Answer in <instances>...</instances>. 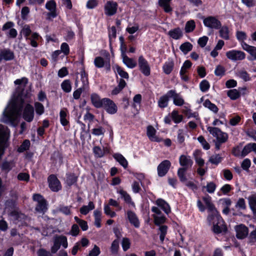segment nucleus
Here are the masks:
<instances>
[{"instance_id": "nucleus-60", "label": "nucleus", "mask_w": 256, "mask_h": 256, "mask_svg": "<svg viewBox=\"0 0 256 256\" xmlns=\"http://www.w3.org/2000/svg\"><path fill=\"white\" fill-rule=\"evenodd\" d=\"M198 141L202 144L203 148L206 150L210 149V146L209 144L206 141L205 138L202 136H200L198 138Z\"/></svg>"}, {"instance_id": "nucleus-33", "label": "nucleus", "mask_w": 256, "mask_h": 256, "mask_svg": "<svg viewBox=\"0 0 256 256\" xmlns=\"http://www.w3.org/2000/svg\"><path fill=\"white\" fill-rule=\"evenodd\" d=\"M170 98L168 94V92L166 94L160 97L158 101V106L160 108H164L168 106V98Z\"/></svg>"}, {"instance_id": "nucleus-35", "label": "nucleus", "mask_w": 256, "mask_h": 256, "mask_svg": "<svg viewBox=\"0 0 256 256\" xmlns=\"http://www.w3.org/2000/svg\"><path fill=\"white\" fill-rule=\"evenodd\" d=\"M170 116L176 124L180 123L183 120V116L182 114H180L176 110H174L172 112Z\"/></svg>"}, {"instance_id": "nucleus-61", "label": "nucleus", "mask_w": 256, "mask_h": 256, "mask_svg": "<svg viewBox=\"0 0 256 256\" xmlns=\"http://www.w3.org/2000/svg\"><path fill=\"white\" fill-rule=\"evenodd\" d=\"M93 152L95 156L97 157L100 158L104 156V150H102L99 146H94L93 148Z\"/></svg>"}, {"instance_id": "nucleus-50", "label": "nucleus", "mask_w": 256, "mask_h": 256, "mask_svg": "<svg viewBox=\"0 0 256 256\" xmlns=\"http://www.w3.org/2000/svg\"><path fill=\"white\" fill-rule=\"evenodd\" d=\"M196 26L195 22L194 20H190L186 22L185 26V30L186 32H192Z\"/></svg>"}, {"instance_id": "nucleus-21", "label": "nucleus", "mask_w": 256, "mask_h": 256, "mask_svg": "<svg viewBox=\"0 0 256 256\" xmlns=\"http://www.w3.org/2000/svg\"><path fill=\"white\" fill-rule=\"evenodd\" d=\"M90 100L92 104L96 108H102L103 104V98H101L100 96L96 94H92L90 96Z\"/></svg>"}, {"instance_id": "nucleus-19", "label": "nucleus", "mask_w": 256, "mask_h": 256, "mask_svg": "<svg viewBox=\"0 0 256 256\" xmlns=\"http://www.w3.org/2000/svg\"><path fill=\"white\" fill-rule=\"evenodd\" d=\"M56 2L53 0H50L46 2V8L50 11L48 16L50 17L54 18L56 16Z\"/></svg>"}, {"instance_id": "nucleus-36", "label": "nucleus", "mask_w": 256, "mask_h": 256, "mask_svg": "<svg viewBox=\"0 0 256 256\" xmlns=\"http://www.w3.org/2000/svg\"><path fill=\"white\" fill-rule=\"evenodd\" d=\"M203 105L204 107L208 108L215 114H216L218 111V108L217 106L215 104L212 103L209 100H206L204 102Z\"/></svg>"}, {"instance_id": "nucleus-1", "label": "nucleus", "mask_w": 256, "mask_h": 256, "mask_svg": "<svg viewBox=\"0 0 256 256\" xmlns=\"http://www.w3.org/2000/svg\"><path fill=\"white\" fill-rule=\"evenodd\" d=\"M18 112L16 108L15 102H12L4 112L2 121L6 123H12L17 118Z\"/></svg>"}, {"instance_id": "nucleus-56", "label": "nucleus", "mask_w": 256, "mask_h": 256, "mask_svg": "<svg viewBox=\"0 0 256 256\" xmlns=\"http://www.w3.org/2000/svg\"><path fill=\"white\" fill-rule=\"evenodd\" d=\"M94 64L96 67L100 68L104 66V60L102 58L97 56L94 58Z\"/></svg>"}, {"instance_id": "nucleus-24", "label": "nucleus", "mask_w": 256, "mask_h": 256, "mask_svg": "<svg viewBox=\"0 0 256 256\" xmlns=\"http://www.w3.org/2000/svg\"><path fill=\"white\" fill-rule=\"evenodd\" d=\"M168 35L174 40H178L182 38L183 33L180 28H176L170 30Z\"/></svg>"}, {"instance_id": "nucleus-54", "label": "nucleus", "mask_w": 256, "mask_h": 256, "mask_svg": "<svg viewBox=\"0 0 256 256\" xmlns=\"http://www.w3.org/2000/svg\"><path fill=\"white\" fill-rule=\"evenodd\" d=\"M222 158L219 154H215L211 156L209 158V162L214 164H218L221 161Z\"/></svg>"}, {"instance_id": "nucleus-14", "label": "nucleus", "mask_w": 256, "mask_h": 256, "mask_svg": "<svg viewBox=\"0 0 256 256\" xmlns=\"http://www.w3.org/2000/svg\"><path fill=\"white\" fill-rule=\"evenodd\" d=\"M23 118L27 122H30L33 120L34 117V111L32 106L28 104L24 110L22 114Z\"/></svg>"}, {"instance_id": "nucleus-38", "label": "nucleus", "mask_w": 256, "mask_h": 256, "mask_svg": "<svg viewBox=\"0 0 256 256\" xmlns=\"http://www.w3.org/2000/svg\"><path fill=\"white\" fill-rule=\"evenodd\" d=\"M126 86V82L123 79L120 80L118 86L115 88L112 92V94L116 95L118 94Z\"/></svg>"}, {"instance_id": "nucleus-43", "label": "nucleus", "mask_w": 256, "mask_h": 256, "mask_svg": "<svg viewBox=\"0 0 256 256\" xmlns=\"http://www.w3.org/2000/svg\"><path fill=\"white\" fill-rule=\"evenodd\" d=\"M227 94L232 100L238 98L240 96V92L236 89L229 90L227 92Z\"/></svg>"}, {"instance_id": "nucleus-22", "label": "nucleus", "mask_w": 256, "mask_h": 256, "mask_svg": "<svg viewBox=\"0 0 256 256\" xmlns=\"http://www.w3.org/2000/svg\"><path fill=\"white\" fill-rule=\"evenodd\" d=\"M172 0H158V3L164 12L169 13L172 12V8L170 6Z\"/></svg>"}, {"instance_id": "nucleus-39", "label": "nucleus", "mask_w": 256, "mask_h": 256, "mask_svg": "<svg viewBox=\"0 0 256 256\" xmlns=\"http://www.w3.org/2000/svg\"><path fill=\"white\" fill-rule=\"evenodd\" d=\"M114 157L124 168H127L128 162L122 154H116L114 155Z\"/></svg>"}, {"instance_id": "nucleus-8", "label": "nucleus", "mask_w": 256, "mask_h": 256, "mask_svg": "<svg viewBox=\"0 0 256 256\" xmlns=\"http://www.w3.org/2000/svg\"><path fill=\"white\" fill-rule=\"evenodd\" d=\"M205 26L214 29H218L221 26V22L214 16H209L204 20Z\"/></svg>"}, {"instance_id": "nucleus-11", "label": "nucleus", "mask_w": 256, "mask_h": 256, "mask_svg": "<svg viewBox=\"0 0 256 256\" xmlns=\"http://www.w3.org/2000/svg\"><path fill=\"white\" fill-rule=\"evenodd\" d=\"M121 56L122 60L123 63L130 68H134L136 65L137 62L134 59L129 58L126 54L124 50H121Z\"/></svg>"}, {"instance_id": "nucleus-51", "label": "nucleus", "mask_w": 256, "mask_h": 256, "mask_svg": "<svg viewBox=\"0 0 256 256\" xmlns=\"http://www.w3.org/2000/svg\"><path fill=\"white\" fill-rule=\"evenodd\" d=\"M236 37L238 41L240 42V44L242 42H244L247 38V35L246 33L242 31H237L236 32Z\"/></svg>"}, {"instance_id": "nucleus-15", "label": "nucleus", "mask_w": 256, "mask_h": 256, "mask_svg": "<svg viewBox=\"0 0 256 256\" xmlns=\"http://www.w3.org/2000/svg\"><path fill=\"white\" fill-rule=\"evenodd\" d=\"M168 94L170 98H173L174 104L176 106H182L184 104V100L179 94L176 92V90H170L168 91Z\"/></svg>"}, {"instance_id": "nucleus-31", "label": "nucleus", "mask_w": 256, "mask_h": 256, "mask_svg": "<svg viewBox=\"0 0 256 256\" xmlns=\"http://www.w3.org/2000/svg\"><path fill=\"white\" fill-rule=\"evenodd\" d=\"M248 200L250 208L254 214L256 215V196L254 194L250 196L248 198Z\"/></svg>"}, {"instance_id": "nucleus-17", "label": "nucleus", "mask_w": 256, "mask_h": 256, "mask_svg": "<svg viewBox=\"0 0 256 256\" xmlns=\"http://www.w3.org/2000/svg\"><path fill=\"white\" fill-rule=\"evenodd\" d=\"M202 200L206 204L208 211L210 213V215H214L216 214H218V211L215 208L214 204L212 202V198L210 196L207 195L202 198Z\"/></svg>"}, {"instance_id": "nucleus-12", "label": "nucleus", "mask_w": 256, "mask_h": 256, "mask_svg": "<svg viewBox=\"0 0 256 256\" xmlns=\"http://www.w3.org/2000/svg\"><path fill=\"white\" fill-rule=\"evenodd\" d=\"M48 182L50 188L54 192H58L62 188L60 181L54 175L49 176Z\"/></svg>"}, {"instance_id": "nucleus-5", "label": "nucleus", "mask_w": 256, "mask_h": 256, "mask_svg": "<svg viewBox=\"0 0 256 256\" xmlns=\"http://www.w3.org/2000/svg\"><path fill=\"white\" fill-rule=\"evenodd\" d=\"M61 244L65 248L68 247L66 238L64 236H55L54 238V244L51 248L52 253L55 254L60 249Z\"/></svg>"}, {"instance_id": "nucleus-25", "label": "nucleus", "mask_w": 256, "mask_h": 256, "mask_svg": "<svg viewBox=\"0 0 256 256\" xmlns=\"http://www.w3.org/2000/svg\"><path fill=\"white\" fill-rule=\"evenodd\" d=\"M216 188V184L213 182H207L206 186H204L202 188V190L203 192H208L209 194L214 192Z\"/></svg>"}, {"instance_id": "nucleus-46", "label": "nucleus", "mask_w": 256, "mask_h": 256, "mask_svg": "<svg viewBox=\"0 0 256 256\" xmlns=\"http://www.w3.org/2000/svg\"><path fill=\"white\" fill-rule=\"evenodd\" d=\"M152 216L154 219V222L156 225L164 224L166 220V218L162 214L159 216L153 214Z\"/></svg>"}, {"instance_id": "nucleus-47", "label": "nucleus", "mask_w": 256, "mask_h": 256, "mask_svg": "<svg viewBox=\"0 0 256 256\" xmlns=\"http://www.w3.org/2000/svg\"><path fill=\"white\" fill-rule=\"evenodd\" d=\"M30 142L29 140H26L24 141L22 144L18 148V151L19 152H22L30 148Z\"/></svg>"}, {"instance_id": "nucleus-52", "label": "nucleus", "mask_w": 256, "mask_h": 256, "mask_svg": "<svg viewBox=\"0 0 256 256\" xmlns=\"http://www.w3.org/2000/svg\"><path fill=\"white\" fill-rule=\"evenodd\" d=\"M104 212L106 215L109 216L111 218L116 216V213L111 210L110 206L108 204L104 205Z\"/></svg>"}, {"instance_id": "nucleus-62", "label": "nucleus", "mask_w": 256, "mask_h": 256, "mask_svg": "<svg viewBox=\"0 0 256 256\" xmlns=\"http://www.w3.org/2000/svg\"><path fill=\"white\" fill-rule=\"evenodd\" d=\"M252 143L246 144L243 148L242 152V156H246L250 152L252 151Z\"/></svg>"}, {"instance_id": "nucleus-3", "label": "nucleus", "mask_w": 256, "mask_h": 256, "mask_svg": "<svg viewBox=\"0 0 256 256\" xmlns=\"http://www.w3.org/2000/svg\"><path fill=\"white\" fill-rule=\"evenodd\" d=\"M208 220L209 222L214 224L213 231L214 232L219 234L226 230V228L223 224V220L218 214L214 215L209 214Z\"/></svg>"}, {"instance_id": "nucleus-4", "label": "nucleus", "mask_w": 256, "mask_h": 256, "mask_svg": "<svg viewBox=\"0 0 256 256\" xmlns=\"http://www.w3.org/2000/svg\"><path fill=\"white\" fill-rule=\"evenodd\" d=\"M138 66L140 71L145 76L150 74L151 68L148 61L142 55L138 58Z\"/></svg>"}, {"instance_id": "nucleus-48", "label": "nucleus", "mask_w": 256, "mask_h": 256, "mask_svg": "<svg viewBox=\"0 0 256 256\" xmlns=\"http://www.w3.org/2000/svg\"><path fill=\"white\" fill-rule=\"evenodd\" d=\"M188 169L186 168H180L178 171V175L180 180L182 182H186V172Z\"/></svg>"}, {"instance_id": "nucleus-57", "label": "nucleus", "mask_w": 256, "mask_h": 256, "mask_svg": "<svg viewBox=\"0 0 256 256\" xmlns=\"http://www.w3.org/2000/svg\"><path fill=\"white\" fill-rule=\"evenodd\" d=\"M14 164L12 162H4L2 166V170H4L6 172H9L13 167Z\"/></svg>"}, {"instance_id": "nucleus-34", "label": "nucleus", "mask_w": 256, "mask_h": 256, "mask_svg": "<svg viewBox=\"0 0 256 256\" xmlns=\"http://www.w3.org/2000/svg\"><path fill=\"white\" fill-rule=\"evenodd\" d=\"M102 214V212L99 210H96L94 212V224L97 228L101 226Z\"/></svg>"}, {"instance_id": "nucleus-13", "label": "nucleus", "mask_w": 256, "mask_h": 256, "mask_svg": "<svg viewBox=\"0 0 256 256\" xmlns=\"http://www.w3.org/2000/svg\"><path fill=\"white\" fill-rule=\"evenodd\" d=\"M117 3L114 1H108L104 5V12L107 16L114 14L117 10Z\"/></svg>"}, {"instance_id": "nucleus-44", "label": "nucleus", "mask_w": 256, "mask_h": 256, "mask_svg": "<svg viewBox=\"0 0 256 256\" xmlns=\"http://www.w3.org/2000/svg\"><path fill=\"white\" fill-rule=\"evenodd\" d=\"M62 90L66 92H70L72 90V84L68 80H64L61 84Z\"/></svg>"}, {"instance_id": "nucleus-7", "label": "nucleus", "mask_w": 256, "mask_h": 256, "mask_svg": "<svg viewBox=\"0 0 256 256\" xmlns=\"http://www.w3.org/2000/svg\"><path fill=\"white\" fill-rule=\"evenodd\" d=\"M226 55L228 58L232 61L242 60L246 58V54L244 52L234 50L227 52Z\"/></svg>"}, {"instance_id": "nucleus-55", "label": "nucleus", "mask_w": 256, "mask_h": 256, "mask_svg": "<svg viewBox=\"0 0 256 256\" xmlns=\"http://www.w3.org/2000/svg\"><path fill=\"white\" fill-rule=\"evenodd\" d=\"M192 63L189 60H186L181 68L180 72L187 73L188 70L191 68Z\"/></svg>"}, {"instance_id": "nucleus-58", "label": "nucleus", "mask_w": 256, "mask_h": 256, "mask_svg": "<svg viewBox=\"0 0 256 256\" xmlns=\"http://www.w3.org/2000/svg\"><path fill=\"white\" fill-rule=\"evenodd\" d=\"M34 107L37 114L41 115L44 112V106L42 104L36 102L34 104Z\"/></svg>"}, {"instance_id": "nucleus-40", "label": "nucleus", "mask_w": 256, "mask_h": 256, "mask_svg": "<svg viewBox=\"0 0 256 256\" xmlns=\"http://www.w3.org/2000/svg\"><path fill=\"white\" fill-rule=\"evenodd\" d=\"M41 38L40 36L36 32H34L32 34L31 37L29 38V40H30V45L34 48H36L38 46V44L37 43V41H38Z\"/></svg>"}, {"instance_id": "nucleus-2", "label": "nucleus", "mask_w": 256, "mask_h": 256, "mask_svg": "<svg viewBox=\"0 0 256 256\" xmlns=\"http://www.w3.org/2000/svg\"><path fill=\"white\" fill-rule=\"evenodd\" d=\"M208 132L216 138V148H220V144L226 142L228 139V135L226 133L222 132L220 128L208 126L207 128Z\"/></svg>"}, {"instance_id": "nucleus-30", "label": "nucleus", "mask_w": 256, "mask_h": 256, "mask_svg": "<svg viewBox=\"0 0 256 256\" xmlns=\"http://www.w3.org/2000/svg\"><path fill=\"white\" fill-rule=\"evenodd\" d=\"M118 192L121 195L122 197L124 199V201L126 203L132 206H134V203L132 201L130 196L126 192L121 189L118 190Z\"/></svg>"}, {"instance_id": "nucleus-45", "label": "nucleus", "mask_w": 256, "mask_h": 256, "mask_svg": "<svg viewBox=\"0 0 256 256\" xmlns=\"http://www.w3.org/2000/svg\"><path fill=\"white\" fill-rule=\"evenodd\" d=\"M81 79L83 82L82 88L86 90L88 88V74L84 70L80 72Z\"/></svg>"}, {"instance_id": "nucleus-26", "label": "nucleus", "mask_w": 256, "mask_h": 256, "mask_svg": "<svg viewBox=\"0 0 256 256\" xmlns=\"http://www.w3.org/2000/svg\"><path fill=\"white\" fill-rule=\"evenodd\" d=\"M128 218L131 224H133L136 228L140 226V222L136 214L131 211L128 212Z\"/></svg>"}, {"instance_id": "nucleus-23", "label": "nucleus", "mask_w": 256, "mask_h": 256, "mask_svg": "<svg viewBox=\"0 0 256 256\" xmlns=\"http://www.w3.org/2000/svg\"><path fill=\"white\" fill-rule=\"evenodd\" d=\"M156 204L160 207L166 214L170 212V208L169 204L164 200L158 198L156 201Z\"/></svg>"}, {"instance_id": "nucleus-53", "label": "nucleus", "mask_w": 256, "mask_h": 256, "mask_svg": "<svg viewBox=\"0 0 256 256\" xmlns=\"http://www.w3.org/2000/svg\"><path fill=\"white\" fill-rule=\"evenodd\" d=\"M47 209L46 200L38 203L36 207V210L40 212H44Z\"/></svg>"}, {"instance_id": "nucleus-27", "label": "nucleus", "mask_w": 256, "mask_h": 256, "mask_svg": "<svg viewBox=\"0 0 256 256\" xmlns=\"http://www.w3.org/2000/svg\"><path fill=\"white\" fill-rule=\"evenodd\" d=\"M14 58V53L9 50H4L0 52V61L2 59L10 60H12Z\"/></svg>"}, {"instance_id": "nucleus-63", "label": "nucleus", "mask_w": 256, "mask_h": 256, "mask_svg": "<svg viewBox=\"0 0 256 256\" xmlns=\"http://www.w3.org/2000/svg\"><path fill=\"white\" fill-rule=\"evenodd\" d=\"M177 140L179 144H182L184 142V132L183 130H178Z\"/></svg>"}, {"instance_id": "nucleus-41", "label": "nucleus", "mask_w": 256, "mask_h": 256, "mask_svg": "<svg viewBox=\"0 0 256 256\" xmlns=\"http://www.w3.org/2000/svg\"><path fill=\"white\" fill-rule=\"evenodd\" d=\"M180 49L184 54H186L192 50V45L189 42H186L180 45Z\"/></svg>"}, {"instance_id": "nucleus-42", "label": "nucleus", "mask_w": 256, "mask_h": 256, "mask_svg": "<svg viewBox=\"0 0 256 256\" xmlns=\"http://www.w3.org/2000/svg\"><path fill=\"white\" fill-rule=\"evenodd\" d=\"M230 30L227 26H223L220 30V36L224 39L228 40L230 38Z\"/></svg>"}, {"instance_id": "nucleus-49", "label": "nucleus", "mask_w": 256, "mask_h": 256, "mask_svg": "<svg viewBox=\"0 0 256 256\" xmlns=\"http://www.w3.org/2000/svg\"><path fill=\"white\" fill-rule=\"evenodd\" d=\"M74 218L82 230H86L88 229V226L86 221L80 219L78 216H75Z\"/></svg>"}, {"instance_id": "nucleus-29", "label": "nucleus", "mask_w": 256, "mask_h": 256, "mask_svg": "<svg viewBox=\"0 0 256 256\" xmlns=\"http://www.w3.org/2000/svg\"><path fill=\"white\" fill-rule=\"evenodd\" d=\"M174 66V62L172 60H168L166 62L163 66L162 69L164 72L166 74H170Z\"/></svg>"}, {"instance_id": "nucleus-10", "label": "nucleus", "mask_w": 256, "mask_h": 256, "mask_svg": "<svg viewBox=\"0 0 256 256\" xmlns=\"http://www.w3.org/2000/svg\"><path fill=\"white\" fill-rule=\"evenodd\" d=\"M242 49L247 52L250 56L248 57V60L250 61H254L256 60V47L250 46L246 42H242Z\"/></svg>"}, {"instance_id": "nucleus-16", "label": "nucleus", "mask_w": 256, "mask_h": 256, "mask_svg": "<svg viewBox=\"0 0 256 256\" xmlns=\"http://www.w3.org/2000/svg\"><path fill=\"white\" fill-rule=\"evenodd\" d=\"M171 164L168 160H164L162 162L158 167V174L160 176H164L168 172Z\"/></svg>"}, {"instance_id": "nucleus-59", "label": "nucleus", "mask_w": 256, "mask_h": 256, "mask_svg": "<svg viewBox=\"0 0 256 256\" xmlns=\"http://www.w3.org/2000/svg\"><path fill=\"white\" fill-rule=\"evenodd\" d=\"M200 89L202 92H206L210 88V85L206 80H203L200 84Z\"/></svg>"}, {"instance_id": "nucleus-9", "label": "nucleus", "mask_w": 256, "mask_h": 256, "mask_svg": "<svg viewBox=\"0 0 256 256\" xmlns=\"http://www.w3.org/2000/svg\"><path fill=\"white\" fill-rule=\"evenodd\" d=\"M234 230L236 232V236L238 239H244L248 234V228L243 224L235 226Z\"/></svg>"}, {"instance_id": "nucleus-18", "label": "nucleus", "mask_w": 256, "mask_h": 256, "mask_svg": "<svg viewBox=\"0 0 256 256\" xmlns=\"http://www.w3.org/2000/svg\"><path fill=\"white\" fill-rule=\"evenodd\" d=\"M179 162L180 165L182 166V168L188 169L192 167L193 162L190 158V157L186 155H182L179 158Z\"/></svg>"}, {"instance_id": "nucleus-20", "label": "nucleus", "mask_w": 256, "mask_h": 256, "mask_svg": "<svg viewBox=\"0 0 256 256\" xmlns=\"http://www.w3.org/2000/svg\"><path fill=\"white\" fill-rule=\"evenodd\" d=\"M156 130L152 126L147 127L146 134L149 139L152 142H160L162 139L158 138L156 134Z\"/></svg>"}, {"instance_id": "nucleus-28", "label": "nucleus", "mask_w": 256, "mask_h": 256, "mask_svg": "<svg viewBox=\"0 0 256 256\" xmlns=\"http://www.w3.org/2000/svg\"><path fill=\"white\" fill-rule=\"evenodd\" d=\"M68 111L66 108L62 109L60 112V122L61 124L66 126L68 124V120L67 119Z\"/></svg>"}, {"instance_id": "nucleus-64", "label": "nucleus", "mask_w": 256, "mask_h": 256, "mask_svg": "<svg viewBox=\"0 0 256 256\" xmlns=\"http://www.w3.org/2000/svg\"><path fill=\"white\" fill-rule=\"evenodd\" d=\"M104 132L105 130L103 128L99 126L98 128H93L92 132L94 135L99 136L104 135Z\"/></svg>"}, {"instance_id": "nucleus-37", "label": "nucleus", "mask_w": 256, "mask_h": 256, "mask_svg": "<svg viewBox=\"0 0 256 256\" xmlns=\"http://www.w3.org/2000/svg\"><path fill=\"white\" fill-rule=\"evenodd\" d=\"M114 69L115 72L118 74L122 78L126 79L128 78L129 76L128 73L126 72L122 67L118 65H116L114 66Z\"/></svg>"}, {"instance_id": "nucleus-6", "label": "nucleus", "mask_w": 256, "mask_h": 256, "mask_svg": "<svg viewBox=\"0 0 256 256\" xmlns=\"http://www.w3.org/2000/svg\"><path fill=\"white\" fill-rule=\"evenodd\" d=\"M103 108L106 112L110 114H114L117 112L118 107L116 104L108 98H103Z\"/></svg>"}, {"instance_id": "nucleus-32", "label": "nucleus", "mask_w": 256, "mask_h": 256, "mask_svg": "<svg viewBox=\"0 0 256 256\" xmlns=\"http://www.w3.org/2000/svg\"><path fill=\"white\" fill-rule=\"evenodd\" d=\"M95 208L94 204L92 202H90L88 206H83L80 209V212L84 215L88 214L89 212L94 210Z\"/></svg>"}]
</instances>
